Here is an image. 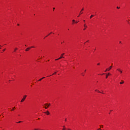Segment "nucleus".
Segmentation results:
<instances>
[{
	"label": "nucleus",
	"instance_id": "obj_14",
	"mask_svg": "<svg viewBox=\"0 0 130 130\" xmlns=\"http://www.w3.org/2000/svg\"><path fill=\"white\" fill-rule=\"evenodd\" d=\"M123 83H124V81H123V80H122V82H120V84H123Z\"/></svg>",
	"mask_w": 130,
	"mask_h": 130
},
{
	"label": "nucleus",
	"instance_id": "obj_1",
	"mask_svg": "<svg viewBox=\"0 0 130 130\" xmlns=\"http://www.w3.org/2000/svg\"><path fill=\"white\" fill-rule=\"evenodd\" d=\"M63 55H64V53L61 54L60 57L57 59H56L55 60H58L59 59H61V58H64V57H63Z\"/></svg>",
	"mask_w": 130,
	"mask_h": 130
},
{
	"label": "nucleus",
	"instance_id": "obj_38",
	"mask_svg": "<svg viewBox=\"0 0 130 130\" xmlns=\"http://www.w3.org/2000/svg\"><path fill=\"white\" fill-rule=\"evenodd\" d=\"M83 22H85V20H83Z\"/></svg>",
	"mask_w": 130,
	"mask_h": 130
},
{
	"label": "nucleus",
	"instance_id": "obj_34",
	"mask_svg": "<svg viewBox=\"0 0 130 130\" xmlns=\"http://www.w3.org/2000/svg\"><path fill=\"white\" fill-rule=\"evenodd\" d=\"M17 25H18V26H19V24H17Z\"/></svg>",
	"mask_w": 130,
	"mask_h": 130
},
{
	"label": "nucleus",
	"instance_id": "obj_39",
	"mask_svg": "<svg viewBox=\"0 0 130 130\" xmlns=\"http://www.w3.org/2000/svg\"><path fill=\"white\" fill-rule=\"evenodd\" d=\"M120 43H121V42H120Z\"/></svg>",
	"mask_w": 130,
	"mask_h": 130
},
{
	"label": "nucleus",
	"instance_id": "obj_11",
	"mask_svg": "<svg viewBox=\"0 0 130 130\" xmlns=\"http://www.w3.org/2000/svg\"><path fill=\"white\" fill-rule=\"evenodd\" d=\"M30 48H35V46H31Z\"/></svg>",
	"mask_w": 130,
	"mask_h": 130
},
{
	"label": "nucleus",
	"instance_id": "obj_32",
	"mask_svg": "<svg viewBox=\"0 0 130 130\" xmlns=\"http://www.w3.org/2000/svg\"><path fill=\"white\" fill-rule=\"evenodd\" d=\"M65 121H67V119H65Z\"/></svg>",
	"mask_w": 130,
	"mask_h": 130
},
{
	"label": "nucleus",
	"instance_id": "obj_27",
	"mask_svg": "<svg viewBox=\"0 0 130 130\" xmlns=\"http://www.w3.org/2000/svg\"><path fill=\"white\" fill-rule=\"evenodd\" d=\"M45 105L46 106H47V104H45Z\"/></svg>",
	"mask_w": 130,
	"mask_h": 130
},
{
	"label": "nucleus",
	"instance_id": "obj_9",
	"mask_svg": "<svg viewBox=\"0 0 130 130\" xmlns=\"http://www.w3.org/2000/svg\"><path fill=\"white\" fill-rule=\"evenodd\" d=\"M49 106H50V104H49L48 106H47V107H45V109H47Z\"/></svg>",
	"mask_w": 130,
	"mask_h": 130
},
{
	"label": "nucleus",
	"instance_id": "obj_20",
	"mask_svg": "<svg viewBox=\"0 0 130 130\" xmlns=\"http://www.w3.org/2000/svg\"><path fill=\"white\" fill-rule=\"evenodd\" d=\"M98 66H100V63L97 64Z\"/></svg>",
	"mask_w": 130,
	"mask_h": 130
},
{
	"label": "nucleus",
	"instance_id": "obj_4",
	"mask_svg": "<svg viewBox=\"0 0 130 130\" xmlns=\"http://www.w3.org/2000/svg\"><path fill=\"white\" fill-rule=\"evenodd\" d=\"M44 113H46L47 115H49L50 114L49 111H47V112H45Z\"/></svg>",
	"mask_w": 130,
	"mask_h": 130
},
{
	"label": "nucleus",
	"instance_id": "obj_41",
	"mask_svg": "<svg viewBox=\"0 0 130 130\" xmlns=\"http://www.w3.org/2000/svg\"><path fill=\"white\" fill-rule=\"evenodd\" d=\"M63 127H64V126H63Z\"/></svg>",
	"mask_w": 130,
	"mask_h": 130
},
{
	"label": "nucleus",
	"instance_id": "obj_30",
	"mask_svg": "<svg viewBox=\"0 0 130 130\" xmlns=\"http://www.w3.org/2000/svg\"><path fill=\"white\" fill-rule=\"evenodd\" d=\"M95 91H98V90L96 89V90H95Z\"/></svg>",
	"mask_w": 130,
	"mask_h": 130
},
{
	"label": "nucleus",
	"instance_id": "obj_21",
	"mask_svg": "<svg viewBox=\"0 0 130 130\" xmlns=\"http://www.w3.org/2000/svg\"><path fill=\"white\" fill-rule=\"evenodd\" d=\"M100 126H102V127H103V125H101Z\"/></svg>",
	"mask_w": 130,
	"mask_h": 130
},
{
	"label": "nucleus",
	"instance_id": "obj_36",
	"mask_svg": "<svg viewBox=\"0 0 130 130\" xmlns=\"http://www.w3.org/2000/svg\"><path fill=\"white\" fill-rule=\"evenodd\" d=\"M84 72L86 73V70H85Z\"/></svg>",
	"mask_w": 130,
	"mask_h": 130
},
{
	"label": "nucleus",
	"instance_id": "obj_42",
	"mask_svg": "<svg viewBox=\"0 0 130 130\" xmlns=\"http://www.w3.org/2000/svg\"><path fill=\"white\" fill-rule=\"evenodd\" d=\"M0 49H1V48L0 47Z\"/></svg>",
	"mask_w": 130,
	"mask_h": 130
},
{
	"label": "nucleus",
	"instance_id": "obj_23",
	"mask_svg": "<svg viewBox=\"0 0 130 130\" xmlns=\"http://www.w3.org/2000/svg\"><path fill=\"white\" fill-rule=\"evenodd\" d=\"M98 130H101V129H100V128H99Z\"/></svg>",
	"mask_w": 130,
	"mask_h": 130
},
{
	"label": "nucleus",
	"instance_id": "obj_13",
	"mask_svg": "<svg viewBox=\"0 0 130 130\" xmlns=\"http://www.w3.org/2000/svg\"><path fill=\"white\" fill-rule=\"evenodd\" d=\"M16 50H18V49L17 48H15L14 49V52H16Z\"/></svg>",
	"mask_w": 130,
	"mask_h": 130
},
{
	"label": "nucleus",
	"instance_id": "obj_8",
	"mask_svg": "<svg viewBox=\"0 0 130 130\" xmlns=\"http://www.w3.org/2000/svg\"><path fill=\"white\" fill-rule=\"evenodd\" d=\"M30 48H30V47H28V48H26L25 49V51H29V50H30Z\"/></svg>",
	"mask_w": 130,
	"mask_h": 130
},
{
	"label": "nucleus",
	"instance_id": "obj_15",
	"mask_svg": "<svg viewBox=\"0 0 130 130\" xmlns=\"http://www.w3.org/2000/svg\"><path fill=\"white\" fill-rule=\"evenodd\" d=\"M42 80H43V78L40 79L39 81L40 82V81H42Z\"/></svg>",
	"mask_w": 130,
	"mask_h": 130
},
{
	"label": "nucleus",
	"instance_id": "obj_40",
	"mask_svg": "<svg viewBox=\"0 0 130 130\" xmlns=\"http://www.w3.org/2000/svg\"><path fill=\"white\" fill-rule=\"evenodd\" d=\"M25 46H27V45H25Z\"/></svg>",
	"mask_w": 130,
	"mask_h": 130
},
{
	"label": "nucleus",
	"instance_id": "obj_3",
	"mask_svg": "<svg viewBox=\"0 0 130 130\" xmlns=\"http://www.w3.org/2000/svg\"><path fill=\"white\" fill-rule=\"evenodd\" d=\"M111 69H112V66H110L109 68L107 69L105 72H107V71H109Z\"/></svg>",
	"mask_w": 130,
	"mask_h": 130
},
{
	"label": "nucleus",
	"instance_id": "obj_5",
	"mask_svg": "<svg viewBox=\"0 0 130 130\" xmlns=\"http://www.w3.org/2000/svg\"><path fill=\"white\" fill-rule=\"evenodd\" d=\"M84 11V8H82V10H81V11H80V14H79V15H78V17H80V15H81V14H82V11Z\"/></svg>",
	"mask_w": 130,
	"mask_h": 130
},
{
	"label": "nucleus",
	"instance_id": "obj_26",
	"mask_svg": "<svg viewBox=\"0 0 130 130\" xmlns=\"http://www.w3.org/2000/svg\"><path fill=\"white\" fill-rule=\"evenodd\" d=\"M42 79H45V77H43Z\"/></svg>",
	"mask_w": 130,
	"mask_h": 130
},
{
	"label": "nucleus",
	"instance_id": "obj_10",
	"mask_svg": "<svg viewBox=\"0 0 130 130\" xmlns=\"http://www.w3.org/2000/svg\"><path fill=\"white\" fill-rule=\"evenodd\" d=\"M93 17H94V15H91L90 16V19H92V18H93Z\"/></svg>",
	"mask_w": 130,
	"mask_h": 130
},
{
	"label": "nucleus",
	"instance_id": "obj_18",
	"mask_svg": "<svg viewBox=\"0 0 130 130\" xmlns=\"http://www.w3.org/2000/svg\"><path fill=\"white\" fill-rule=\"evenodd\" d=\"M117 9H120V7H117Z\"/></svg>",
	"mask_w": 130,
	"mask_h": 130
},
{
	"label": "nucleus",
	"instance_id": "obj_2",
	"mask_svg": "<svg viewBox=\"0 0 130 130\" xmlns=\"http://www.w3.org/2000/svg\"><path fill=\"white\" fill-rule=\"evenodd\" d=\"M26 97H27V95H24L23 99L21 101V102H24V101H25V99H26Z\"/></svg>",
	"mask_w": 130,
	"mask_h": 130
},
{
	"label": "nucleus",
	"instance_id": "obj_35",
	"mask_svg": "<svg viewBox=\"0 0 130 130\" xmlns=\"http://www.w3.org/2000/svg\"><path fill=\"white\" fill-rule=\"evenodd\" d=\"M86 42H89V41H87Z\"/></svg>",
	"mask_w": 130,
	"mask_h": 130
},
{
	"label": "nucleus",
	"instance_id": "obj_29",
	"mask_svg": "<svg viewBox=\"0 0 130 130\" xmlns=\"http://www.w3.org/2000/svg\"><path fill=\"white\" fill-rule=\"evenodd\" d=\"M83 30H86V28H84Z\"/></svg>",
	"mask_w": 130,
	"mask_h": 130
},
{
	"label": "nucleus",
	"instance_id": "obj_22",
	"mask_svg": "<svg viewBox=\"0 0 130 130\" xmlns=\"http://www.w3.org/2000/svg\"><path fill=\"white\" fill-rule=\"evenodd\" d=\"M78 22H79V21L75 22L76 24H77V23H78Z\"/></svg>",
	"mask_w": 130,
	"mask_h": 130
},
{
	"label": "nucleus",
	"instance_id": "obj_33",
	"mask_svg": "<svg viewBox=\"0 0 130 130\" xmlns=\"http://www.w3.org/2000/svg\"><path fill=\"white\" fill-rule=\"evenodd\" d=\"M35 130H38V129H35Z\"/></svg>",
	"mask_w": 130,
	"mask_h": 130
},
{
	"label": "nucleus",
	"instance_id": "obj_24",
	"mask_svg": "<svg viewBox=\"0 0 130 130\" xmlns=\"http://www.w3.org/2000/svg\"><path fill=\"white\" fill-rule=\"evenodd\" d=\"M53 10L54 11V10L55 9V8H53Z\"/></svg>",
	"mask_w": 130,
	"mask_h": 130
},
{
	"label": "nucleus",
	"instance_id": "obj_12",
	"mask_svg": "<svg viewBox=\"0 0 130 130\" xmlns=\"http://www.w3.org/2000/svg\"><path fill=\"white\" fill-rule=\"evenodd\" d=\"M72 22H73V23L72 24H73V25H74V23H75V22H76V21L74 19L72 20Z\"/></svg>",
	"mask_w": 130,
	"mask_h": 130
},
{
	"label": "nucleus",
	"instance_id": "obj_17",
	"mask_svg": "<svg viewBox=\"0 0 130 130\" xmlns=\"http://www.w3.org/2000/svg\"><path fill=\"white\" fill-rule=\"evenodd\" d=\"M53 75H56V72L54 73Z\"/></svg>",
	"mask_w": 130,
	"mask_h": 130
},
{
	"label": "nucleus",
	"instance_id": "obj_6",
	"mask_svg": "<svg viewBox=\"0 0 130 130\" xmlns=\"http://www.w3.org/2000/svg\"><path fill=\"white\" fill-rule=\"evenodd\" d=\"M117 71H118V72H120V74H122V71L120 70V69H117Z\"/></svg>",
	"mask_w": 130,
	"mask_h": 130
},
{
	"label": "nucleus",
	"instance_id": "obj_19",
	"mask_svg": "<svg viewBox=\"0 0 130 130\" xmlns=\"http://www.w3.org/2000/svg\"><path fill=\"white\" fill-rule=\"evenodd\" d=\"M84 27H87V25H86V24H84Z\"/></svg>",
	"mask_w": 130,
	"mask_h": 130
},
{
	"label": "nucleus",
	"instance_id": "obj_28",
	"mask_svg": "<svg viewBox=\"0 0 130 130\" xmlns=\"http://www.w3.org/2000/svg\"><path fill=\"white\" fill-rule=\"evenodd\" d=\"M12 110H15L14 109V108H13Z\"/></svg>",
	"mask_w": 130,
	"mask_h": 130
},
{
	"label": "nucleus",
	"instance_id": "obj_31",
	"mask_svg": "<svg viewBox=\"0 0 130 130\" xmlns=\"http://www.w3.org/2000/svg\"><path fill=\"white\" fill-rule=\"evenodd\" d=\"M98 92H99V93H101V92H100V91H98Z\"/></svg>",
	"mask_w": 130,
	"mask_h": 130
},
{
	"label": "nucleus",
	"instance_id": "obj_25",
	"mask_svg": "<svg viewBox=\"0 0 130 130\" xmlns=\"http://www.w3.org/2000/svg\"><path fill=\"white\" fill-rule=\"evenodd\" d=\"M5 50H6V49H4V50H3V51H5Z\"/></svg>",
	"mask_w": 130,
	"mask_h": 130
},
{
	"label": "nucleus",
	"instance_id": "obj_16",
	"mask_svg": "<svg viewBox=\"0 0 130 130\" xmlns=\"http://www.w3.org/2000/svg\"><path fill=\"white\" fill-rule=\"evenodd\" d=\"M21 122H22V121H18V122H17V123H21Z\"/></svg>",
	"mask_w": 130,
	"mask_h": 130
},
{
	"label": "nucleus",
	"instance_id": "obj_37",
	"mask_svg": "<svg viewBox=\"0 0 130 130\" xmlns=\"http://www.w3.org/2000/svg\"><path fill=\"white\" fill-rule=\"evenodd\" d=\"M68 130H71V129H68Z\"/></svg>",
	"mask_w": 130,
	"mask_h": 130
},
{
	"label": "nucleus",
	"instance_id": "obj_7",
	"mask_svg": "<svg viewBox=\"0 0 130 130\" xmlns=\"http://www.w3.org/2000/svg\"><path fill=\"white\" fill-rule=\"evenodd\" d=\"M108 76H111V74L109 73L108 74V75H107L106 76V79H107V78H108Z\"/></svg>",
	"mask_w": 130,
	"mask_h": 130
}]
</instances>
